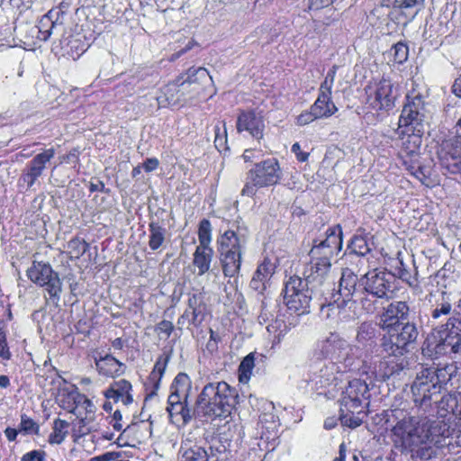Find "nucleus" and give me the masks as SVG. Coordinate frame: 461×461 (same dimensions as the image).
I'll use <instances>...</instances> for the list:
<instances>
[{"instance_id": "f257e3e1", "label": "nucleus", "mask_w": 461, "mask_h": 461, "mask_svg": "<svg viewBox=\"0 0 461 461\" xmlns=\"http://www.w3.org/2000/svg\"><path fill=\"white\" fill-rule=\"evenodd\" d=\"M392 416L397 420L391 429V440L394 448L412 460H429L437 456L444 447L449 448V427L445 420L429 417H415L401 410H392Z\"/></svg>"}, {"instance_id": "f03ea898", "label": "nucleus", "mask_w": 461, "mask_h": 461, "mask_svg": "<svg viewBox=\"0 0 461 461\" xmlns=\"http://www.w3.org/2000/svg\"><path fill=\"white\" fill-rule=\"evenodd\" d=\"M238 397L237 390L226 382L209 383L198 395L195 410L205 417L226 418L237 404Z\"/></svg>"}, {"instance_id": "7ed1b4c3", "label": "nucleus", "mask_w": 461, "mask_h": 461, "mask_svg": "<svg viewBox=\"0 0 461 461\" xmlns=\"http://www.w3.org/2000/svg\"><path fill=\"white\" fill-rule=\"evenodd\" d=\"M357 276L349 269H345L341 273L339 283V298L333 303L326 306L327 316L337 314L341 321H348L357 317L356 312V303L363 296L362 291L357 290Z\"/></svg>"}, {"instance_id": "20e7f679", "label": "nucleus", "mask_w": 461, "mask_h": 461, "mask_svg": "<svg viewBox=\"0 0 461 461\" xmlns=\"http://www.w3.org/2000/svg\"><path fill=\"white\" fill-rule=\"evenodd\" d=\"M394 276L385 271L375 269L366 273L362 278L364 290L359 298L363 309L370 313L375 310L372 298L389 300L394 293Z\"/></svg>"}, {"instance_id": "39448f33", "label": "nucleus", "mask_w": 461, "mask_h": 461, "mask_svg": "<svg viewBox=\"0 0 461 461\" xmlns=\"http://www.w3.org/2000/svg\"><path fill=\"white\" fill-rule=\"evenodd\" d=\"M281 176L282 172L277 159L268 158L257 163L247 173L241 194L252 197L256 194L258 188L275 185L279 182Z\"/></svg>"}, {"instance_id": "423d86ee", "label": "nucleus", "mask_w": 461, "mask_h": 461, "mask_svg": "<svg viewBox=\"0 0 461 461\" xmlns=\"http://www.w3.org/2000/svg\"><path fill=\"white\" fill-rule=\"evenodd\" d=\"M386 334L382 339V348L390 356L402 357L406 348L418 337V330L413 323H396L386 328Z\"/></svg>"}, {"instance_id": "0eeeda50", "label": "nucleus", "mask_w": 461, "mask_h": 461, "mask_svg": "<svg viewBox=\"0 0 461 461\" xmlns=\"http://www.w3.org/2000/svg\"><path fill=\"white\" fill-rule=\"evenodd\" d=\"M312 295L316 296L315 292H312L311 286L305 285V282L299 276L290 277L284 289L285 303L298 315L309 312Z\"/></svg>"}, {"instance_id": "6e6552de", "label": "nucleus", "mask_w": 461, "mask_h": 461, "mask_svg": "<svg viewBox=\"0 0 461 461\" xmlns=\"http://www.w3.org/2000/svg\"><path fill=\"white\" fill-rule=\"evenodd\" d=\"M352 350L347 340L337 334H330L325 339L318 342L314 350V357L318 359H329L337 363H344L345 367L353 365V359L349 357Z\"/></svg>"}, {"instance_id": "1a4fd4ad", "label": "nucleus", "mask_w": 461, "mask_h": 461, "mask_svg": "<svg viewBox=\"0 0 461 461\" xmlns=\"http://www.w3.org/2000/svg\"><path fill=\"white\" fill-rule=\"evenodd\" d=\"M369 388L366 383L360 379H353L342 393L340 399V411H348L352 414H360L366 406L369 397Z\"/></svg>"}, {"instance_id": "9d476101", "label": "nucleus", "mask_w": 461, "mask_h": 461, "mask_svg": "<svg viewBox=\"0 0 461 461\" xmlns=\"http://www.w3.org/2000/svg\"><path fill=\"white\" fill-rule=\"evenodd\" d=\"M342 248V230L339 225L330 227L326 230V239L314 245L311 251V261H320L331 265L330 260Z\"/></svg>"}, {"instance_id": "9b49d317", "label": "nucleus", "mask_w": 461, "mask_h": 461, "mask_svg": "<svg viewBox=\"0 0 461 461\" xmlns=\"http://www.w3.org/2000/svg\"><path fill=\"white\" fill-rule=\"evenodd\" d=\"M431 368H423L418 374L411 385L413 401L416 405L430 406V402L440 393V386L434 381Z\"/></svg>"}, {"instance_id": "f8f14e48", "label": "nucleus", "mask_w": 461, "mask_h": 461, "mask_svg": "<svg viewBox=\"0 0 461 461\" xmlns=\"http://www.w3.org/2000/svg\"><path fill=\"white\" fill-rule=\"evenodd\" d=\"M31 281L45 286L49 294L48 300L54 305H58L62 291L61 282L49 264L33 261V267H31Z\"/></svg>"}, {"instance_id": "ddd939ff", "label": "nucleus", "mask_w": 461, "mask_h": 461, "mask_svg": "<svg viewBox=\"0 0 461 461\" xmlns=\"http://www.w3.org/2000/svg\"><path fill=\"white\" fill-rule=\"evenodd\" d=\"M366 103L375 111H388L394 106L396 93L390 79L382 78L366 88Z\"/></svg>"}, {"instance_id": "4468645a", "label": "nucleus", "mask_w": 461, "mask_h": 461, "mask_svg": "<svg viewBox=\"0 0 461 461\" xmlns=\"http://www.w3.org/2000/svg\"><path fill=\"white\" fill-rule=\"evenodd\" d=\"M330 267L331 265L320 261H311L305 266L302 279L305 285L311 286V291L315 292L316 296H322L324 291L332 284Z\"/></svg>"}, {"instance_id": "2eb2a0df", "label": "nucleus", "mask_w": 461, "mask_h": 461, "mask_svg": "<svg viewBox=\"0 0 461 461\" xmlns=\"http://www.w3.org/2000/svg\"><path fill=\"white\" fill-rule=\"evenodd\" d=\"M438 154L443 168L450 174H461V135L444 140Z\"/></svg>"}, {"instance_id": "dca6fc26", "label": "nucleus", "mask_w": 461, "mask_h": 461, "mask_svg": "<svg viewBox=\"0 0 461 461\" xmlns=\"http://www.w3.org/2000/svg\"><path fill=\"white\" fill-rule=\"evenodd\" d=\"M183 76L182 86L186 88L192 97L199 95L208 86L212 84V78L205 68H190Z\"/></svg>"}, {"instance_id": "f3484780", "label": "nucleus", "mask_w": 461, "mask_h": 461, "mask_svg": "<svg viewBox=\"0 0 461 461\" xmlns=\"http://www.w3.org/2000/svg\"><path fill=\"white\" fill-rule=\"evenodd\" d=\"M446 326L449 330L444 337L440 336L438 342L435 346L436 354L459 353L461 351V330H459V324L448 320Z\"/></svg>"}, {"instance_id": "a211bd4d", "label": "nucleus", "mask_w": 461, "mask_h": 461, "mask_svg": "<svg viewBox=\"0 0 461 461\" xmlns=\"http://www.w3.org/2000/svg\"><path fill=\"white\" fill-rule=\"evenodd\" d=\"M236 128L238 132L248 131L251 137L259 140L264 136L265 123L260 114L244 111L237 118Z\"/></svg>"}, {"instance_id": "6ab92c4d", "label": "nucleus", "mask_w": 461, "mask_h": 461, "mask_svg": "<svg viewBox=\"0 0 461 461\" xmlns=\"http://www.w3.org/2000/svg\"><path fill=\"white\" fill-rule=\"evenodd\" d=\"M95 406L94 403L85 396V401L81 400L77 402L75 409L71 413L76 415L78 420L79 433L86 435L94 429Z\"/></svg>"}, {"instance_id": "aec40b11", "label": "nucleus", "mask_w": 461, "mask_h": 461, "mask_svg": "<svg viewBox=\"0 0 461 461\" xmlns=\"http://www.w3.org/2000/svg\"><path fill=\"white\" fill-rule=\"evenodd\" d=\"M183 76H179L176 80L165 86L161 94L157 96L158 105L159 107H165L167 105H176L180 104L185 98L187 90L182 86Z\"/></svg>"}, {"instance_id": "412c9836", "label": "nucleus", "mask_w": 461, "mask_h": 461, "mask_svg": "<svg viewBox=\"0 0 461 461\" xmlns=\"http://www.w3.org/2000/svg\"><path fill=\"white\" fill-rule=\"evenodd\" d=\"M409 312V306L405 302L391 303L381 315V328L385 330L396 323H403L402 321L408 318Z\"/></svg>"}, {"instance_id": "4be33fe9", "label": "nucleus", "mask_w": 461, "mask_h": 461, "mask_svg": "<svg viewBox=\"0 0 461 461\" xmlns=\"http://www.w3.org/2000/svg\"><path fill=\"white\" fill-rule=\"evenodd\" d=\"M131 391V384L126 379H120L111 384L110 387L104 392V396L115 402H121L126 406L133 401Z\"/></svg>"}, {"instance_id": "5701e85b", "label": "nucleus", "mask_w": 461, "mask_h": 461, "mask_svg": "<svg viewBox=\"0 0 461 461\" xmlns=\"http://www.w3.org/2000/svg\"><path fill=\"white\" fill-rule=\"evenodd\" d=\"M190 389L191 381L188 375L184 373L178 374L171 384V393L167 399V405L186 402Z\"/></svg>"}, {"instance_id": "b1692460", "label": "nucleus", "mask_w": 461, "mask_h": 461, "mask_svg": "<svg viewBox=\"0 0 461 461\" xmlns=\"http://www.w3.org/2000/svg\"><path fill=\"white\" fill-rule=\"evenodd\" d=\"M331 90L319 88L318 97L314 104L311 106L312 113L319 119L329 118L338 111L337 106L331 100Z\"/></svg>"}, {"instance_id": "393cba45", "label": "nucleus", "mask_w": 461, "mask_h": 461, "mask_svg": "<svg viewBox=\"0 0 461 461\" xmlns=\"http://www.w3.org/2000/svg\"><path fill=\"white\" fill-rule=\"evenodd\" d=\"M85 401V395L81 394L77 388L73 384H64L58 390L56 395L57 403L64 410L71 412L78 401Z\"/></svg>"}, {"instance_id": "a878e982", "label": "nucleus", "mask_w": 461, "mask_h": 461, "mask_svg": "<svg viewBox=\"0 0 461 461\" xmlns=\"http://www.w3.org/2000/svg\"><path fill=\"white\" fill-rule=\"evenodd\" d=\"M246 238L244 235H239L233 230H226L219 239V251L228 253H238L242 256L245 248Z\"/></svg>"}, {"instance_id": "bb28decb", "label": "nucleus", "mask_w": 461, "mask_h": 461, "mask_svg": "<svg viewBox=\"0 0 461 461\" xmlns=\"http://www.w3.org/2000/svg\"><path fill=\"white\" fill-rule=\"evenodd\" d=\"M96 369L100 375L114 377L124 374L126 366L112 355L95 357Z\"/></svg>"}, {"instance_id": "cd10ccee", "label": "nucleus", "mask_w": 461, "mask_h": 461, "mask_svg": "<svg viewBox=\"0 0 461 461\" xmlns=\"http://www.w3.org/2000/svg\"><path fill=\"white\" fill-rule=\"evenodd\" d=\"M423 121L424 114L422 111L404 105L399 118V127H404L407 131H424L422 125Z\"/></svg>"}, {"instance_id": "c85d7f7f", "label": "nucleus", "mask_w": 461, "mask_h": 461, "mask_svg": "<svg viewBox=\"0 0 461 461\" xmlns=\"http://www.w3.org/2000/svg\"><path fill=\"white\" fill-rule=\"evenodd\" d=\"M205 308L203 295L201 293L193 294L188 298V305L182 318L191 316V323L194 325L201 323L203 320Z\"/></svg>"}, {"instance_id": "c756f323", "label": "nucleus", "mask_w": 461, "mask_h": 461, "mask_svg": "<svg viewBox=\"0 0 461 461\" xmlns=\"http://www.w3.org/2000/svg\"><path fill=\"white\" fill-rule=\"evenodd\" d=\"M275 267L269 259L264 261L258 267L250 281L251 289L262 293L266 289L267 282L274 274Z\"/></svg>"}, {"instance_id": "7c9ffc66", "label": "nucleus", "mask_w": 461, "mask_h": 461, "mask_svg": "<svg viewBox=\"0 0 461 461\" xmlns=\"http://www.w3.org/2000/svg\"><path fill=\"white\" fill-rule=\"evenodd\" d=\"M149 249L153 251L162 249L167 240V229L158 220L152 219L149 223Z\"/></svg>"}, {"instance_id": "2f4dec72", "label": "nucleus", "mask_w": 461, "mask_h": 461, "mask_svg": "<svg viewBox=\"0 0 461 461\" xmlns=\"http://www.w3.org/2000/svg\"><path fill=\"white\" fill-rule=\"evenodd\" d=\"M220 252V260L225 276L233 277L239 274L242 256L238 253Z\"/></svg>"}, {"instance_id": "473e14b6", "label": "nucleus", "mask_w": 461, "mask_h": 461, "mask_svg": "<svg viewBox=\"0 0 461 461\" xmlns=\"http://www.w3.org/2000/svg\"><path fill=\"white\" fill-rule=\"evenodd\" d=\"M381 365L385 366V369L381 374L383 379L389 378L393 375H400L401 372L404 371L408 367V361L405 357H394L388 355V357L384 359Z\"/></svg>"}, {"instance_id": "72a5a7b5", "label": "nucleus", "mask_w": 461, "mask_h": 461, "mask_svg": "<svg viewBox=\"0 0 461 461\" xmlns=\"http://www.w3.org/2000/svg\"><path fill=\"white\" fill-rule=\"evenodd\" d=\"M213 250L212 248H199L194 253L193 264L198 269V276L204 275L211 267Z\"/></svg>"}, {"instance_id": "f704fd0d", "label": "nucleus", "mask_w": 461, "mask_h": 461, "mask_svg": "<svg viewBox=\"0 0 461 461\" xmlns=\"http://www.w3.org/2000/svg\"><path fill=\"white\" fill-rule=\"evenodd\" d=\"M423 131H407L406 137L402 139V151L410 157L419 154L422 143Z\"/></svg>"}, {"instance_id": "c9c22d12", "label": "nucleus", "mask_w": 461, "mask_h": 461, "mask_svg": "<svg viewBox=\"0 0 461 461\" xmlns=\"http://www.w3.org/2000/svg\"><path fill=\"white\" fill-rule=\"evenodd\" d=\"M169 358L170 356L166 353L158 357L154 368L148 378V384H151L153 387V391L150 393V395L154 394L155 391L158 389L160 380L165 373Z\"/></svg>"}, {"instance_id": "e433bc0d", "label": "nucleus", "mask_w": 461, "mask_h": 461, "mask_svg": "<svg viewBox=\"0 0 461 461\" xmlns=\"http://www.w3.org/2000/svg\"><path fill=\"white\" fill-rule=\"evenodd\" d=\"M167 411L173 423H188L193 418V412L186 405V402L179 404L167 405Z\"/></svg>"}, {"instance_id": "4c0bfd02", "label": "nucleus", "mask_w": 461, "mask_h": 461, "mask_svg": "<svg viewBox=\"0 0 461 461\" xmlns=\"http://www.w3.org/2000/svg\"><path fill=\"white\" fill-rule=\"evenodd\" d=\"M178 461H208V454L202 447L183 444L178 452Z\"/></svg>"}, {"instance_id": "58836bf2", "label": "nucleus", "mask_w": 461, "mask_h": 461, "mask_svg": "<svg viewBox=\"0 0 461 461\" xmlns=\"http://www.w3.org/2000/svg\"><path fill=\"white\" fill-rule=\"evenodd\" d=\"M432 369L433 380L437 382V385H447L457 374V367L454 364L447 365L444 367Z\"/></svg>"}, {"instance_id": "ea45409f", "label": "nucleus", "mask_w": 461, "mask_h": 461, "mask_svg": "<svg viewBox=\"0 0 461 461\" xmlns=\"http://www.w3.org/2000/svg\"><path fill=\"white\" fill-rule=\"evenodd\" d=\"M338 372L339 366H337V364L328 361L320 368L318 374H315L316 378H319V380H316V384H319L321 387L330 384L335 380Z\"/></svg>"}, {"instance_id": "a19ab883", "label": "nucleus", "mask_w": 461, "mask_h": 461, "mask_svg": "<svg viewBox=\"0 0 461 461\" xmlns=\"http://www.w3.org/2000/svg\"><path fill=\"white\" fill-rule=\"evenodd\" d=\"M457 406V393L444 395L438 402V414L440 418H446L449 414L456 416Z\"/></svg>"}, {"instance_id": "79ce46f5", "label": "nucleus", "mask_w": 461, "mask_h": 461, "mask_svg": "<svg viewBox=\"0 0 461 461\" xmlns=\"http://www.w3.org/2000/svg\"><path fill=\"white\" fill-rule=\"evenodd\" d=\"M59 12L50 11L47 14L43 15L39 21L38 25L36 26L38 29L37 37L41 41H47L53 28L57 26V22L53 21L54 14H58Z\"/></svg>"}, {"instance_id": "37998d69", "label": "nucleus", "mask_w": 461, "mask_h": 461, "mask_svg": "<svg viewBox=\"0 0 461 461\" xmlns=\"http://www.w3.org/2000/svg\"><path fill=\"white\" fill-rule=\"evenodd\" d=\"M376 325L370 321L362 322L357 329L356 340L361 345L374 341L376 337Z\"/></svg>"}, {"instance_id": "c03bdc74", "label": "nucleus", "mask_w": 461, "mask_h": 461, "mask_svg": "<svg viewBox=\"0 0 461 461\" xmlns=\"http://www.w3.org/2000/svg\"><path fill=\"white\" fill-rule=\"evenodd\" d=\"M53 156V149H45L44 151L37 154L31 165V177L39 176L44 169L46 163L49 162Z\"/></svg>"}, {"instance_id": "a18cd8bd", "label": "nucleus", "mask_w": 461, "mask_h": 461, "mask_svg": "<svg viewBox=\"0 0 461 461\" xmlns=\"http://www.w3.org/2000/svg\"><path fill=\"white\" fill-rule=\"evenodd\" d=\"M68 422L63 420H56L53 425V431L50 434L49 442L60 444L68 432Z\"/></svg>"}, {"instance_id": "49530a36", "label": "nucleus", "mask_w": 461, "mask_h": 461, "mask_svg": "<svg viewBox=\"0 0 461 461\" xmlns=\"http://www.w3.org/2000/svg\"><path fill=\"white\" fill-rule=\"evenodd\" d=\"M255 366L254 354L250 353L246 356L239 366V380L241 383H247L252 374V370Z\"/></svg>"}, {"instance_id": "de8ad7c7", "label": "nucleus", "mask_w": 461, "mask_h": 461, "mask_svg": "<svg viewBox=\"0 0 461 461\" xmlns=\"http://www.w3.org/2000/svg\"><path fill=\"white\" fill-rule=\"evenodd\" d=\"M199 248H211L212 225L209 220L203 219L200 221L198 229Z\"/></svg>"}, {"instance_id": "09e8293b", "label": "nucleus", "mask_w": 461, "mask_h": 461, "mask_svg": "<svg viewBox=\"0 0 461 461\" xmlns=\"http://www.w3.org/2000/svg\"><path fill=\"white\" fill-rule=\"evenodd\" d=\"M12 353L7 343V330L5 320H0V358L4 361L10 360Z\"/></svg>"}, {"instance_id": "8fccbe9b", "label": "nucleus", "mask_w": 461, "mask_h": 461, "mask_svg": "<svg viewBox=\"0 0 461 461\" xmlns=\"http://www.w3.org/2000/svg\"><path fill=\"white\" fill-rule=\"evenodd\" d=\"M266 329L269 335L273 336V342H280L284 336L283 331L285 330V325L282 320L276 319L275 321L267 323Z\"/></svg>"}, {"instance_id": "3c124183", "label": "nucleus", "mask_w": 461, "mask_h": 461, "mask_svg": "<svg viewBox=\"0 0 461 461\" xmlns=\"http://www.w3.org/2000/svg\"><path fill=\"white\" fill-rule=\"evenodd\" d=\"M393 61L398 64H402L408 59L409 48L402 42L394 44L392 48Z\"/></svg>"}, {"instance_id": "603ef678", "label": "nucleus", "mask_w": 461, "mask_h": 461, "mask_svg": "<svg viewBox=\"0 0 461 461\" xmlns=\"http://www.w3.org/2000/svg\"><path fill=\"white\" fill-rule=\"evenodd\" d=\"M451 303L442 298L441 302H438L431 311V317L435 320L439 319L441 316H447L451 312Z\"/></svg>"}, {"instance_id": "864d4df0", "label": "nucleus", "mask_w": 461, "mask_h": 461, "mask_svg": "<svg viewBox=\"0 0 461 461\" xmlns=\"http://www.w3.org/2000/svg\"><path fill=\"white\" fill-rule=\"evenodd\" d=\"M349 249L358 256H365L369 251L367 243L362 237H355L351 240Z\"/></svg>"}, {"instance_id": "5fc2aeb1", "label": "nucleus", "mask_w": 461, "mask_h": 461, "mask_svg": "<svg viewBox=\"0 0 461 461\" xmlns=\"http://www.w3.org/2000/svg\"><path fill=\"white\" fill-rule=\"evenodd\" d=\"M405 105L422 111L424 109V101L422 96L419 93L416 94L413 90L407 95V104Z\"/></svg>"}, {"instance_id": "6e6d98bb", "label": "nucleus", "mask_w": 461, "mask_h": 461, "mask_svg": "<svg viewBox=\"0 0 461 461\" xmlns=\"http://www.w3.org/2000/svg\"><path fill=\"white\" fill-rule=\"evenodd\" d=\"M68 248L72 249L71 253H73L76 258H79L86 252L88 244L84 240H73L68 243Z\"/></svg>"}, {"instance_id": "4d7b16f0", "label": "nucleus", "mask_w": 461, "mask_h": 461, "mask_svg": "<svg viewBox=\"0 0 461 461\" xmlns=\"http://www.w3.org/2000/svg\"><path fill=\"white\" fill-rule=\"evenodd\" d=\"M340 420L343 425L350 428H357L360 426L362 422L359 417L354 416L348 411H341Z\"/></svg>"}, {"instance_id": "13d9d810", "label": "nucleus", "mask_w": 461, "mask_h": 461, "mask_svg": "<svg viewBox=\"0 0 461 461\" xmlns=\"http://www.w3.org/2000/svg\"><path fill=\"white\" fill-rule=\"evenodd\" d=\"M339 67L337 65H333L332 68L328 71L324 80L320 86V88H323L325 90H331L333 87L336 73Z\"/></svg>"}, {"instance_id": "bf43d9fd", "label": "nucleus", "mask_w": 461, "mask_h": 461, "mask_svg": "<svg viewBox=\"0 0 461 461\" xmlns=\"http://www.w3.org/2000/svg\"><path fill=\"white\" fill-rule=\"evenodd\" d=\"M430 174L429 168L417 165L415 171H411V175L420 180L422 184L429 185V176Z\"/></svg>"}, {"instance_id": "052dcab7", "label": "nucleus", "mask_w": 461, "mask_h": 461, "mask_svg": "<svg viewBox=\"0 0 461 461\" xmlns=\"http://www.w3.org/2000/svg\"><path fill=\"white\" fill-rule=\"evenodd\" d=\"M276 318H275L273 312L268 309L266 303H262L261 312L258 315V322L260 324H267L268 322H271L275 321Z\"/></svg>"}, {"instance_id": "680f3d73", "label": "nucleus", "mask_w": 461, "mask_h": 461, "mask_svg": "<svg viewBox=\"0 0 461 461\" xmlns=\"http://www.w3.org/2000/svg\"><path fill=\"white\" fill-rule=\"evenodd\" d=\"M334 1L335 0H308V9L310 11H319L329 7Z\"/></svg>"}, {"instance_id": "e2e57ef3", "label": "nucleus", "mask_w": 461, "mask_h": 461, "mask_svg": "<svg viewBox=\"0 0 461 461\" xmlns=\"http://www.w3.org/2000/svg\"><path fill=\"white\" fill-rule=\"evenodd\" d=\"M424 0H393V7L399 9H411Z\"/></svg>"}, {"instance_id": "0e129e2a", "label": "nucleus", "mask_w": 461, "mask_h": 461, "mask_svg": "<svg viewBox=\"0 0 461 461\" xmlns=\"http://www.w3.org/2000/svg\"><path fill=\"white\" fill-rule=\"evenodd\" d=\"M174 330V325L171 321L163 320L158 323L156 326V331L158 333H163L168 338L172 331Z\"/></svg>"}, {"instance_id": "69168bd1", "label": "nucleus", "mask_w": 461, "mask_h": 461, "mask_svg": "<svg viewBox=\"0 0 461 461\" xmlns=\"http://www.w3.org/2000/svg\"><path fill=\"white\" fill-rule=\"evenodd\" d=\"M316 119L319 118L312 113V110L311 107L310 111L303 112L297 117V124L306 125Z\"/></svg>"}, {"instance_id": "338daca9", "label": "nucleus", "mask_w": 461, "mask_h": 461, "mask_svg": "<svg viewBox=\"0 0 461 461\" xmlns=\"http://www.w3.org/2000/svg\"><path fill=\"white\" fill-rule=\"evenodd\" d=\"M292 151L295 154L299 161L304 162L308 159L309 153L301 151L299 143L296 142L292 146Z\"/></svg>"}, {"instance_id": "774afa93", "label": "nucleus", "mask_w": 461, "mask_h": 461, "mask_svg": "<svg viewBox=\"0 0 461 461\" xmlns=\"http://www.w3.org/2000/svg\"><path fill=\"white\" fill-rule=\"evenodd\" d=\"M31 461H46V453L42 450L31 451Z\"/></svg>"}]
</instances>
